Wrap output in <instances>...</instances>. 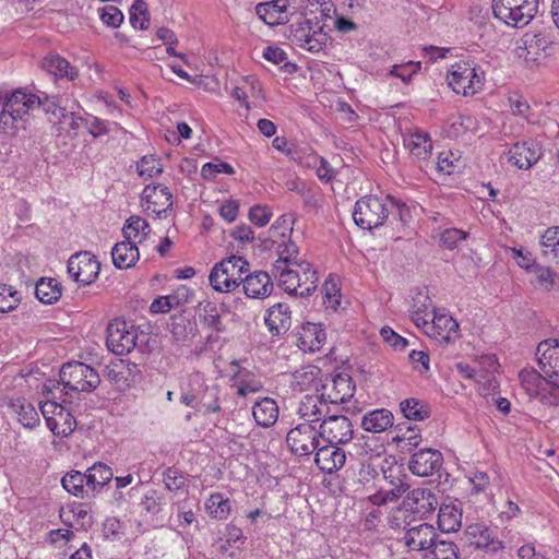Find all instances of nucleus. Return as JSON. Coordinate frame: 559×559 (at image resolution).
Here are the masks:
<instances>
[{"instance_id": "f257e3e1", "label": "nucleus", "mask_w": 559, "mask_h": 559, "mask_svg": "<svg viewBox=\"0 0 559 559\" xmlns=\"http://www.w3.org/2000/svg\"><path fill=\"white\" fill-rule=\"evenodd\" d=\"M36 108H40V96L22 90L14 91L2 104L0 129L14 134L20 128H24L26 116Z\"/></svg>"}, {"instance_id": "f03ea898", "label": "nucleus", "mask_w": 559, "mask_h": 559, "mask_svg": "<svg viewBox=\"0 0 559 559\" xmlns=\"http://www.w3.org/2000/svg\"><path fill=\"white\" fill-rule=\"evenodd\" d=\"M248 271L249 263L243 258L231 255L214 265L209 281L216 292L229 293L241 284L242 275Z\"/></svg>"}, {"instance_id": "7ed1b4c3", "label": "nucleus", "mask_w": 559, "mask_h": 559, "mask_svg": "<svg viewBox=\"0 0 559 559\" xmlns=\"http://www.w3.org/2000/svg\"><path fill=\"white\" fill-rule=\"evenodd\" d=\"M539 0H492V13L511 27L526 26L537 14Z\"/></svg>"}, {"instance_id": "20e7f679", "label": "nucleus", "mask_w": 559, "mask_h": 559, "mask_svg": "<svg viewBox=\"0 0 559 559\" xmlns=\"http://www.w3.org/2000/svg\"><path fill=\"white\" fill-rule=\"evenodd\" d=\"M539 370L550 384L551 402L559 403V340L548 338L542 341L536 349Z\"/></svg>"}, {"instance_id": "39448f33", "label": "nucleus", "mask_w": 559, "mask_h": 559, "mask_svg": "<svg viewBox=\"0 0 559 559\" xmlns=\"http://www.w3.org/2000/svg\"><path fill=\"white\" fill-rule=\"evenodd\" d=\"M449 86L457 94L474 95L483 90L484 71H478L474 62L460 61L448 73Z\"/></svg>"}, {"instance_id": "423d86ee", "label": "nucleus", "mask_w": 559, "mask_h": 559, "mask_svg": "<svg viewBox=\"0 0 559 559\" xmlns=\"http://www.w3.org/2000/svg\"><path fill=\"white\" fill-rule=\"evenodd\" d=\"M60 381L64 389L74 392H92L99 383L97 371L80 361L67 362L60 369Z\"/></svg>"}, {"instance_id": "0eeeda50", "label": "nucleus", "mask_w": 559, "mask_h": 559, "mask_svg": "<svg viewBox=\"0 0 559 559\" xmlns=\"http://www.w3.org/2000/svg\"><path fill=\"white\" fill-rule=\"evenodd\" d=\"M390 210L385 200L373 195H366L356 201L353 218L361 229L371 230L383 225L389 217Z\"/></svg>"}, {"instance_id": "6e6552de", "label": "nucleus", "mask_w": 559, "mask_h": 559, "mask_svg": "<svg viewBox=\"0 0 559 559\" xmlns=\"http://www.w3.org/2000/svg\"><path fill=\"white\" fill-rule=\"evenodd\" d=\"M278 258L273 264V269H281L284 265H295V267H301L306 271V281L310 283L305 289L300 292V297L310 296L317 288L319 276L316 270L312 269L311 264L299 258V249L293 241H283L277 247Z\"/></svg>"}, {"instance_id": "1a4fd4ad", "label": "nucleus", "mask_w": 559, "mask_h": 559, "mask_svg": "<svg viewBox=\"0 0 559 559\" xmlns=\"http://www.w3.org/2000/svg\"><path fill=\"white\" fill-rule=\"evenodd\" d=\"M322 439L320 427L301 423L293 427L286 435L289 451L298 456H309L316 452Z\"/></svg>"}, {"instance_id": "9d476101", "label": "nucleus", "mask_w": 559, "mask_h": 559, "mask_svg": "<svg viewBox=\"0 0 559 559\" xmlns=\"http://www.w3.org/2000/svg\"><path fill=\"white\" fill-rule=\"evenodd\" d=\"M138 331L124 320L115 319L107 325L106 345L116 355H127L136 345Z\"/></svg>"}, {"instance_id": "9b49d317", "label": "nucleus", "mask_w": 559, "mask_h": 559, "mask_svg": "<svg viewBox=\"0 0 559 559\" xmlns=\"http://www.w3.org/2000/svg\"><path fill=\"white\" fill-rule=\"evenodd\" d=\"M300 9V0H271L258 3L255 13L266 25L277 26L288 23Z\"/></svg>"}, {"instance_id": "f8f14e48", "label": "nucleus", "mask_w": 559, "mask_h": 559, "mask_svg": "<svg viewBox=\"0 0 559 559\" xmlns=\"http://www.w3.org/2000/svg\"><path fill=\"white\" fill-rule=\"evenodd\" d=\"M322 440L333 444H346L354 437V426L344 415H331L320 424Z\"/></svg>"}, {"instance_id": "ddd939ff", "label": "nucleus", "mask_w": 559, "mask_h": 559, "mask_svg": "<svg viewBox=\"0 0 559 559\" xmlns=\"http://www.w3.org/2000/svg\"><path fill=\"white\" fill-rule=\"evenodd\" d=\"M100 264L90 252H79L70 257L68 273L82 285L92 284L98 276Z\"/></svg>"}, {"instance_id": "4468645a", "label": "nucleus", "mask_w": 559, "mask_h": 559, "mask_svg": "<svg viewBox=\"0 0 559 559\" xmlns=\"http://www.w3.org/2000/svg\"><path fill=\"white\" fill-rule=\"evenodd\" d=\"M437 537L436 528L430 524L423 523L406 528L400 540L408 551H430Z\"/></svg>"}, {"instance_id": "2eb2a0df", "label": "nucleus", "mask_w": 559, "mask_h": 559, "mask_svg": "<svg viewBox=\"0 0 559 559\" xmlns=\"http://www.w3.org/2000/svg\"><path fill=\"white\" fill-rule=\"evenodd\" d=\"M294 40L302 48L311 52L320 51L328 40V34L321 26L313 27L311 20H304L296 28L292 29Z\"/></svg>"}, {"instance_id": "dca6fc26", "label": "nucleus", "mask_w": 559, "mask_h": 559, "mask_svg": "<svg viewBox=\"0 0 559 559\" xmlns=\"http://www.w3.org/2000/svg\"><path fill=\"white\" fill-rule=\"evenodd\" d=\"M443 455L439 450L426 448L415 452L408 463L409 471L417 476L427 477L439 472Z\"/></svg>"}, {"instance_id": "f3484780", "label": "nucleus", "mask_w": 559, "mask_h": 559, "mask_svg": "<svg viewBox=\"0 0 559 559\" xmlns=\"http://www.w3.org/2000/svg\"><path fill=\"white\" fill-rule=\"evenodd\" d=\"M305 395L297 407L298 416L304 419V423L314 425L320 421L323 416H328L330 412L329 403L325 399V393H319Z\"/></svg>"}, {"instance_id": "a211bd4d", "label": "nucleus", "mask_w": 559, "mask_h": 559, "mask_svg": "<svg viewBox=\"0 0 559 559\" xmlns=\"http://www.w3.org/2000/svg\"><path fill=\"white\" fill-rule=\"evenodd\" d=\"M543 376L542 370L523 369L519 373V379L523 389L530 396H538L545 405H559V403L551 402L548 399L552 389H550V384Z\"/></svg>"}, {"instance_id": "6ab92c4d", "label": "nucleus", "mask_w": 559, "mask_h": 559, "mask_svg": "<svg viewBox=\"0 0 559 559\" xmlns=\"http://www.w3.org/2000/svg\"><path fill=\"white\" fill-rule=\"evenodd\" d=\"M459 330L457 322L447 313H437L432 310V317L429 319L423 331L429 336L436 338L440 343H449L452 336Z\"/></svg>"}, {"instance_id": "aec40b11", "label": "nucleus", "mask_w": 559, "mask_h": 559, "mask_svg": "<svg viewBox=\"0 0 559 559\" xmlns=\"http://www.w3.org/2000/svg\"><path fill=\"white\" fill-rule=\"evenodd\" d=\"M542 157L540 146L533 140L516 142L509 151L508 160L519 169H530Z\"/></svg>"}, {"instance_id": "412c9836", "label": "nucleus", "mask_w": 559, "mask_h": 559, "mask_svg": "<svg viewBox=\"0 0 559 559\" xmlns=\"http://www.w3.org/2000/svg\"><path fill=\"white\" fill-rule=\"evenodd\" d=\"M338 445L326 442L325 445L318 447L314 463L319 469L326 474H332L345 465L346 453Z\"/></svg>"}, {"instance_id": "4be33fe9", "label": "nucleus", "mask_w": 559, "mask_h": 559, "mask_svg": "<svg viewBox=\"0 0 559 559\" xmlns=\"http://www.w3.org/2000/svg\"><path fill=\"white\" fill-rule=\"evenodd\" d=\"M403 503L413 513L426 516L437 508L438 498L430 489L416 488L407 493Z\"/></svg>"}, {"instance_id": "5701e85b", "label": "nucleus", "mask_w": 559, "mask_h": 559, "mask_svg": "<svg viewBox=\"0 0 559 559\" xmlns=\"http://www.w3.org/2000/svg\"><path fill=\"white\" fill-rule=\"evenodd\" d=\"M142 200L146 203V211L160 216L173 207V194L162 185L146 186L142 192Z\"/></svg>"}, {"instance_id": "b1692460", "label": "nucleus", "mask_w": 559, "mask_h": 559, "mask_svg": "<svg viewBox=\"0 0 559 559\" xmlns=\"http://www.w3.org/2000/svg\"><path fill=\"white\" fill-rule=\"evenodd\" d=\"M264 321L272 336L284 335L292 325V310L285 302L275 304L267 309Z\"/></svg>"}, {"instance_id": "393cba45", "label": "nucleus", "mask_w": 559, "mask_h": 559, "mask_svg": "<svg viewBox=\"0 0 559 559\" xmlns=\"http://www.w3.org/2000/svg\"><path fill=\"white\" fill-rule=\"evenodd\" d=\"M323 389L329 404H340L353 397L355 384L350 376L338 373L332 378L331 385H324Z\"/></svg>"}, {"instance_id": "a878e982", "label": "nucleus", "mask_w": 559, "mask_h": 559, "mask_svg": "<svg viewBox=\"0 0 559 559\" xmlns=\"http://www.w3.org/2000/svg\"><path fill=\"white\" fill-rule=\"evenodd\" d=\"M465 533L469 543L476 548H485L490 551L502 548V543L498 539L496 533L483 523L468 525Z\"/></svg>"}, {"instance_id": "bb28decb", "label": "nucleus", "mask_w": 559, "mask_h": 559, "mask_svg": "<svg viewBox=\"0 0 559 559\" xmlns=\"http://www.w3.org/2000/svg\"><path fill=\"white\" fill-rule=\"evenodd\" d=\"M298 347L304 352H318L326 340L325 331L319 323L306 322L297 333Z\"/></svg>"}, {"instance_id": "cd10ccee", "label": "nucleus", "mask_w": 559, "mask_h": 559, "mask_svg": "<svg viewBox=\"0 0 559 559\" xmlns=\"http://www.w3.org/2000/svg\"><path fill=\"white\" fill-rule=\"evenodd\" d=\"M305 273V270H301V267H295V265H284L281 269H273V275L278 281V286L289 295L295 296H300V292L304 289L301 274L306 277Z\"/></svg>"}, {"instance_id": "c85d7f7f", "label": "nucleus", "mask_w": 559, "mask_h": 559, "mask_svg": "<svg viewBox=\"0 0 559 559\" xmlns=\"http://www.w3.org/2000/svg\"><path fill=\"white\" fill-rule=\"evenodd\" d=\"M243 292L251 298L267 297L273 288L271 277L266 272L258 271L253 274L242 276Z\"/></svg>"}, {"instance_id": "c756f323", "label": "nucleus", "mask_w": 559, "mask_h": 559, "mask_svg": "<svg viewBox=\"0 0 559 559\" xmlns=\"http://www.w3.org/2000/svg\"><path fill=\"white\" fill-rule=\"evenodd\" d=\"M111 257L116 267L127 270L135 265L140 258V252L134 241L126 239L114 246Z\"/></svg>"}, {"instance_id": "7c9ffc66", "label": "nucleus", "mask_w": 559, "mask_h": 559, "mask_svg": "<svg viewBox=\"0 0 559 559\" xmlns=\"http://www.w3.org/2000/svg\"><path fill=\"white\" fill-rule=\"evenodd\" d=\"M393 414L390 411L373 409L364 415L361 426L366 431L380 433L393 426Z\"/></svg>"}, {"instance_id": "2f4dec72", "label": "nucleus", "mask_w": 559, "mask_h": 559, "mask_svg": "<svg viewBox=\"0 0 559 559\" xmlns=\"http://www.w3.org/2000/svg\"><path fill=\"white\" fill-rule=\"evenodd\" d=\"M252 415L255 423L261 427L273 426L278 418V407L276 402L271 397H264L254 403Z\"/></svg>"}, {"instance_id": "473e14b6", "label": "nucleus", "mask_w": 559, "mask_h": 559, "mask_svg": "<svg viewBox=\"0 0 559 559\" xmlns=\"http://www.w3.org/2000/svg\"><path fill=\"white\" fill-rule=\"evenodd\" d=\"M534 274V285L547 293L559 292V274L550 266L537 264L531 272Z\"/></svg>"}, {"instance_id": "72a5a7b5", "label": "nucleus", "mask_w": 559, "mask_h": 559, "mask_svg": "<svg viewBox=\"0 0 559 559\" xmlns=\"http://www.w3.org/2000/svg\"><path fill=\"white\" fill-rule=\"evenodd\" d=\"M41 67L47 72L59 76L67 78L70 81L78 76V70L73 68L68 60L59 55H49L41 61Z\"/></svg>"}, {"instance_id": "f704fd0d", "label": "nucleus", "mask_w": 559, "mask_h": 559, "mask_svg": "<svg viewBox=\"0 0 559 559\" xmlns=\"http://www.w3.org/2000/svg\"><path fill=\"white\" fill-rule=\"evenodd\" d=\"M10 408L16 414L17 420L26 428H34L39 424V415L34 405L23 397L12 400Z\"/></svg>"}, {"instance_id": "c9c22d12", "label": "nucleus", "mask_w": 559, "mask_h": 559, "mask_svg": "<svg viewBox=\"0 0 559 559\" xmlns=\"http://www.w3.org/2000/svg\"><path fill=\"white\" fill-rule=\"evenodd\" d=\"M405 146L419 159H426L432 150V143L428 133L416 130L404 139Z\"/></svg>"}, {"instance_id": "e433bc0d", "label": "nucleus", "mask_w": 559, "mask_h": 559, "mask_svg": "<svg viewBox=\"0 0 559 559\" xmlns=\"http://www.w3.org/2000/svg\"><path fill=\"white\" fill-rule=\"evenodd\" d=\"M198 311L203 326L216 333H221L225 330L222 322L221 311L214 302H200Z\"/></svg>"}, {"instance_id": "4c0bfd02", "label": "nucleus", "mask_w": 559, "mask_h": 559, "mask_svg": "<svg viewBox=\"0 0 559 559\" xmlns=\"http://www.w3.org/2000/svg\"><path fill=\"white\" fill-rule=\"evenodd\" d=\"M112 471L103 463H96L85 473L86 487L92 493L103 488L112 478Z\"/></svg>"}, {"instance_id": "58836bf2", "label": "nucleus", "mask_w": 559, "mask_h": 559, "mask_svg": "<svg viewBox=\"0 0 559 559\" xmlns=\"http://www.w3.org/2000/svg\"><path fill=\"white\" fill-rule=\"evenodd\" d=\"M462 512L454 504H442L438 513V525L444 533L456 532L461 527Z\"/></svg>"}, {"instance_id": "ea45409f", "label": "nucleus", "mask_w": 559, "mask_h": 559, "mask_svg": "<svg viewBox=\"0 0 559 559\" xmlns=\"http://www.w3.org/2000/svg\"><path fill=\"white\" fill-rule=\"evenodd\" d=\"M169 329L175 341L187 342L194 336L197 324L188 317L179 314L171 318Z\"/></svg>"}, {"instance_id": "a19ab883", "label": "nucleus", "mask_w": 559, "mask_h": 559, "mask_svg": "<svg viewBox=\"0 0 559 559\" xmlns=\"http://www.w3.org/2000/svg\"><path fill=\"white\" fill-rule=\"evenodd\" d=\"M35 295L43 304H53L61 297V286L55 278H40L35 286Z\"/></svg>"}, {"instance_id": "79ce46f5", "label": "nucleus", "mask_w": 559, "mask_h": 559, "mask_svg": "<svg viewBox=\"0 0 559 559\" xmlns=\"http://www.w3.org/2000/svg\"><path fill=\"white\" fill-rule=\"evenodd\" d=\"M498 368V362L492 356L483 357L481 361L476 367V376L474 380L490 390L496 388L493 373Z\"/></svg>"}, {"instance_id": "37998d69", "label": "nucleus", "mask_w": 559, "mask_h": 559, "mask_svg": "<svg viewBox=\"0 0 559 559\" xmlns=\"http://www.w3.org/2000/svg\"><path fill=\"white\" fill-rule=\"evenodd\" d=\"M61 484L68 492L76 497H88L90 490H87L86 487L85 474L79 471H72L66 474L61 479Z\"/></svg>"}, {"instance_id": "c03bdc74", "label": "nucleus", "mask_w": 559, "mask_h": 559, "mask_svg": "<svg viewBox=\"0 0 559 559\" xmlns=\"http://www.w3.org/2000/svg\"><path fill=\"white\" fill-rule=\"evenodd\" d=\"M545 255H550L559 263V226L548 227L539 239Z\"/></svg>"}, {"instance_id": "a18cd8bd", "label": "nucleus", "mask_w": 559, "mask_h": 559, "mask_svg": "<svg viewBox=\"0 0 559 559\" xmlns=\"http://www.w3.org/2000/svg\"><path fill=\"white\" fill-rule=\"evenodd\" d=\"M431 301L428 296L419 295L414 299V304L411 309L412 321L420 329L425 326V323L432 317V312H429Z\"/></svg>"}, {"instance_id": "49530a36", "label": "nucleus", "mask_w": 559, "mask_h": 559, "mask_svg": "<svg viewBox=\"0 0 559 559\" xmlns=\"http://www.w3.org/2000/svg\"><path fill=\"white\" fill-rule=\"evenodd\" d=\"M75 425L74 417L67 411L62 412V415L58 416L56 419H48V428L58 437H67L72 433L75 429Z\"/></svg>"}, {"instance_id": "de8ad7c7", "label": "nucleus", "mask_w": 559, "mask_h": 559, "mask_svg": "<svg viewBox=\"0 0 559 559\" xmlns=\"http://www.w3.org/2000/svg\"><path fill=\"white\" fill-rule=\"evenodd\" d=\"M404 417L411 420H424L429 417V408L416 399H406L400 404Z\"/></svg>"}, {"instance_id": "09e8293b", "label": "nucleus", "mask_w": 559, "mask_h": 559, "mask_svg": "<svg viewBox=\"0 0 559 559\" xmlns=\"http://www.w3.org/2000/svg\"><path fill=\"white\" fill-rule=\"evenodd\" d=\"M206 510L213 518L224 520L230 512V502L223 495L213 493L206 502Z\"/></svg>"}, {"instance_id": "8fccbe9b", "label": "nucleus", "mask_w": 559, "mask_h": 559, "mask_svg": "<svg viewBox=\"0 0 559 559\" xmlns=\"http://www.w3.org/2000/svg\"><path fill=\"white\" fill-rule=\"evenodd\" d=\"M148 22L146 2L144 0H134L130 8V23L134 28L146 29Z\"/></svg>"}, {"instance_id": "3c124183", "label": "nucleus", "mask_w": 559, "mask_h": 559, "mask_svg": "<svg viewBox=\"0 0 559 559\" xmlns=\"http://www.w3.org/2000/svg\"><path fill=\"white\" fill-rule=\"evenodd\" d=\"M21 302L19 293L9 285L0 284V312L5 313L14 310Z\"/></svg>"}, {"instance_id": "603ef678", "label": "nucleus", "mask_w": 559, "mask_h": 559, "mask_svg": "<svg viewBox=\"0 0 559 559\" xmlns=\"http://www.w3.org/2000/svg\"><path fill=\"white\" fill-rule=\"evenodd\" d=\"M432 559H459V549L453 542L438 540L431 550Z\"/></svg>"}, {"instance_id": "864d4df0", "label": "nucleus", "mask_w": 559, "mask_h": 559, "mask_svg": "<svg viewBox=\"0 0 559 559\" xmlns=\"http://www.w3.org/2000/svg\"><path fill=\"white\" fill-rule=\"evenodd\" d=\"M139 175L145 179L156 177L163 173L160 160L154 156H144L138 163Z\"/></svg>"}, {"instance_id": "5fc2aeb1", "label": "nucleus", "mask_w": 559, "mask_h": 559, "mask_svg": "<svg viewBox=\"0 0 559 559\" xmlns=\"http://www.w3.org/2000/svg\"><path fill=\"white\" fill-rule=\"evenodd\" d=\"M219 389L217 385L206 386L199 397V403L205 408L206 412L217 413L221 411Z\"/></svg>"}, {"instance_id": "6e6d98bb", "label": "nucleus", "mask_w": 559, "mask_h": 559, "mask_svg": "<svg viewBox=\"0 0 559 559\" xmlns=\"http://www.w3.org/2000/svg\"><path fill=\"white\" fill-rule=\"evenodd\" d=\"M148 227V223L145 219L140 216H131L127 219V223L122 228V234L126 239L133 241L141 231L145 234V229Z\"/></svg>"}, {"instance_id": "4d7b16f0", "label": "nucleus", "mask_w": 559, "mask_h": 559, "mask_svg": "<svg viewBox=\"0 0 559 559\" xmlns=\"http://www.w3.org/2000/svg\"><path fill=\"white\" fill-rule=\"evenodd\" d=\"M163 480L169 491H177L183 488L186 484L182 473L175 467H168L164 471Z\"/></svg>"}, {"instance_id": "13d9d810", "label": "nucleus", "mask_w": 559, "mask_h": 559, "mask_svg": "<svg viewBox=\"0 0 559 559\" xmlns=\"http://www.w3.org/2000/svg\"><path fill=\"white\" fill-rule=\"evenodd\" d=\"M466 237L467 233L464 230L457 228H448L440 235V242L444 248L453 250L456 248L457 243L462 240H465Z\"/></svg>"}, {"instance_id": "bf43d9fd", "label": "nucleus", "mask_w": 559, "mask_h": 559, "mask_svg": "<svg viewBox=\"0 0 559 559\" xmlns=\"http://www.w3.org/2000/svg\"><path fill=\"white\" fill-rule=\"evenodd\" d=\"M235 173L233 166L225 162L206 163L201 169L204 179H213L217 174L233 175Z\"/></svg>"}, {"instance_id": "052dcab7", "label": "nucleus", "mask_w": 559, "mask_h": 559, "mask_svg": "<svg viewBox=\"0 0 559 559\" xmlns=\"http://www.w3.org/2000/svg\"><path fill=\"white\" fill-rule=\"evenodd\" d=\"M100 20L110 27H119L123 21L122 12L114 5H106L102 9Z\"/></svg>"}, {"instance_id": "680f3d73", "label": "nucleus", "mask_w": 559, "mask_h": 559, "mask_svg": "<svg viewBox=\"0 0 559 559\" xmlns=\"http://www.w3.org/2000/svg\"><path fill=\"white\" fill-rule=\"evenodd\" d=\"M320 372L318 368L311 370H299L294 373L295 388L299 391H304L308 385L317 381V376Z\"/></svg>"}, {"instance_id": "e2e57ef3", "label": "nucleus", "mask_w": 559, "mask_h": 559, "mask_svg": "<svg viewBox=\"0 0 559 559\" xmlns=\"http://www.w3.org/2000/svg\"><path fill=\"white\" fill-rule=\"evenodd\" d=\"M513 253V259H515L518 265L521 269H524L527 272H532L534 266H536L538 263H536L533 254L530 251H524L523 249H516L511 248L510 249Z\"/></svg>"}, {"instance_id": "0e129e2a", "label": "nucleus", "mask_w": 559, "mask_h": 559, "mask_svg": "<svg viewBox=\"0 0 559 559\" xmlns=\"http://www.w3.org/2000/svg\"><path fill=\"white\" fill-rule=\"evenodd\" d=\"M380 334L383 341L391 345L394 349L402 350L408 344L406 338L395 333L390 326L382 328Z\"/></svg>"}, {"instance_id": "69168bd1", "label": "nucleus", "mask_w": 559, "mask_h": 559, "mask_svg": "<svg viewBox=\"0 0 559 559\" xmlns=\"http://www.w3.org/2000/svg\"><path fill=\"white\" fill-rule=\"evenodd\" d=\"M272 216V212L266 206L254 205L249 211V219L257 226H265Z\"/></svg>"}, {"instance_id": "338daca9", "label": "nucleus", "mask_w": 559, "mask_h": 559, "mask_svg": "<svg viewBox=\"0 0 559 559\" xmlns=\"http://www.w3.org/2000/svg\"><path fill=\"white\" fill-rule=\"evenodd\" d=\"M39 408L47 424L48 419H56L58 416L62 415V412L66 411V408L61 404L53 401H46L44 403H39Z\"/></svg>"}, {"instance_id": "774afa93", "label": "nucleus", "mask_w": 559, "mask_h": 559, "mask_svg": "<svg viewBox=\"0 0 559 559\" xmlns=\"http://www.w3.org/2000/svg\"><path fill=\"white\" fill-rule=\"evenodd\" d=\"M420 69V63L409 62L407 64L394 66L391 70V74L401 78L403 82L407 83L411 81L412 75Z\"/></svg>"}]
</instances>
